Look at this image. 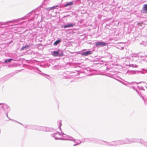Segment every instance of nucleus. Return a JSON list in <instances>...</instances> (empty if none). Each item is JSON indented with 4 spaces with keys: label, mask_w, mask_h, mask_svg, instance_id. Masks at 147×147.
Masks as SVG:
<instances>
[{
    "label": "nucleus",
    "mask_w": 147,
    "mask_h": 147,
    "mask_svg": "<svg viewBox=\"0 0 147 147\" xmlns=\"http://www.w3.org/2000/svg\"><path fill=\"white\" fill-rule=\"evenodd\" d=\"M74 24H69L65 25L64 26V28H67L68 27H72L74 26Z\"/></svg>",
    "instance_id": "nucleus-4"
},
{
    "label": "nucleus",
    "mask_w": 147,
    "mask_h": 147,
    "mask_svg": "<svg viewBox=\"0 0 147 147\" xmlns=\"http://www.w3.org/2000/svg\"><path fill=\"white\" fill-rule=\"evenodd\" d=\"M13 59H9L7 60V61H8L9 62H10L11 60H12Z\"/></svg>",
    "instance_id": "nucleus-11"
},
{
    "label": "nucleus",
    "mask_w": 147,
    "mask_h": 147,
    "mask_svg": "<svg viewBox=\"0 0 147 147\" xmlns=\"http://www.w3.org/2000/svg\"><path fill=\"white\" fill-rule=\"evenodd\" d=\"M73 4V3L72 2H70L66 4L65 5V7H66L69 5H71Z\"/></svg>",
    "instance_id": "nucleus-6"
},
{
    "label": "nucleus",
    "mask_w": 147,
    "mask_h": 147,
    "mask_svg": "<svg viewBox=\"0 0 147 147\" xmlns=\"http://www.w3.org/2000/svg\"><path fill=\"white\" fill-rule=\"evenodd\" d=\"M45 9L48 11H50V10H53L52 7L46 8H45Z\"/></svg>",
    "instance_id": "nucleus-9"
},
{
    "label": "nucleus",
    "mask_w": 147,
    "mask_h": 147,
    "mask_svg": "<svg viewBox=\"0 0 147 147\" xmlns=\"http://www.w3.org/2000/svg\"><path fill=\"white\" fill-rule=\"evenodd\" d=\"M61 41V40L60 39L57 40H56L54 43L53 45H56L57 44H58Z\"/></svg>",
    "instance_id": "nucleus-5"
},
{
    "label": "nucleus",
    "mask_w": 147,
    "mask_h": 147,
    "mask_svg": "<svg viewBox=\"0 0 147 147\" xmlns=\"http://www.w3.org/2000/svg\"><path fill=\"white\" fill-rule=\"evenodd\" d=\"M143 11H147V4H144V5L142 8ZM144 13H146L145 12H143Z\"/></svg>",
    "instance_id": "nucleus-3"
},
{
    "label": "nucleus",
    "mask_w": 147,
    "mask_h": 147,
    "mask_svg": "<svg viewBox=\"0 0 147 147\" xmlns=\"http://www.w3.org/2000/svg\"><path fill=\"white\" fill-rule=\"evenodd\" d=\"M92 53L91 51H88L82 53V55H84L85 56H88L89 55L91 54Z\"/></svg>",
    "instance_id": "nucleus-2"
},
{
    "label": "nucleus",
    "mask_w": 147,
    "mask_h": 147,
    "mask_svg": "<svg viewBox=\"0 0 147 147\" xmlns=\"http://www.w3.org/2000/svg\"><path fill=\"white\" fill-rule=\"evenodd\" d=\"M1 105V104H0V105Z\"/></svg>",
    "instance_id": "nucleus-14"
},
{
    "label": "nucleus",
    "mask_w": 147,
    "mask_h": 147,
    "mask_svg": "<svg viewBox=\"0 0 147 147\" xmlns=\"http://www.w3.org/2000/svg\"><path fill=\"white\" fill-rule=\"evenodd\" d=\"M53 55L54 56H57V55L59 53V51H53Z\"/></svg>",
    "instance_id": "nucleus-7"
},
{
    "label": "nucleus",
    "mask_w": 147,
    "mask_h": 147,
    "mask_svg": "<svg viewBox=\"0 0 147 147\" xmlns=\"http://www.w3.org/2000/svg\"><path fill=\"white\" fill-rule=\"evenodd\" d=\"M7 60H6L5 61V63H7Z\"/></svg>",
    "instance_id": "nucleus-13"
},
{
    "label": "nucleus",
    "mask_w": 147,
    "mask_h": 147,
    "mask_svg": "<svg viewBox=\"0 0 147 147\" xmlns=\"http://www.w3.org/2000/svg\"><path fill=\"white\" fill-rule=\"evenodd\" d=\"M58 6H59L58 5H57L55 6L52 7V9L53 10L54 9H55L56 7H58Z\"/></svg>",
    "instance_id": "nucleus-10"
},
{
    "label": "nucleus",
    "mask_w": 147,
    "mask_h": 147,
    "mask_svg": "<svg viewBox=\"0 0 147 147\" xmlns=\"http://www.w3.org/2000/svg\"><path fill=\"white\" fill-rule=\"evenodd\" d=\"M55 136H54V137L55 138V139H59V138H56V137H55Z\"/></svg>",
    "instance_id": "nucleus-12"
},
{
    "label": "nucleus",
    "mask_w": 147,
    "mask_h": 147,
    "mask_svg": "<svg viewBox=\"0 0 147 147\" xmlns=\"http://www.w3.org/2000/svg\"><path fill=\"white\" fill-rule=\"evenodd\" d=\"M29 47V46L28 45H26L25 46H24V47H22L21 49V50L22 51V50H24L25 49H26L28 47Z\"/></svg>",
    "instance_id": "nucleus-8"
},
{
    "label": "nucleus",
    "mask_w": 147,
    "mask_h": 147,
    "mask_svg": "<svg viewBox=\"0 0 147 147\" xmlns=\"http://www.w3.org/2000/svg\"><path fill=\"white\" fill-rule=\"evenodd\" d=\"M95 44L96 47H98L99 46H105L106 45L105 43L101 42H96L95 43Z\"/></svg>",
    "instance_id": "nucleus-1"
}]
</instances>
